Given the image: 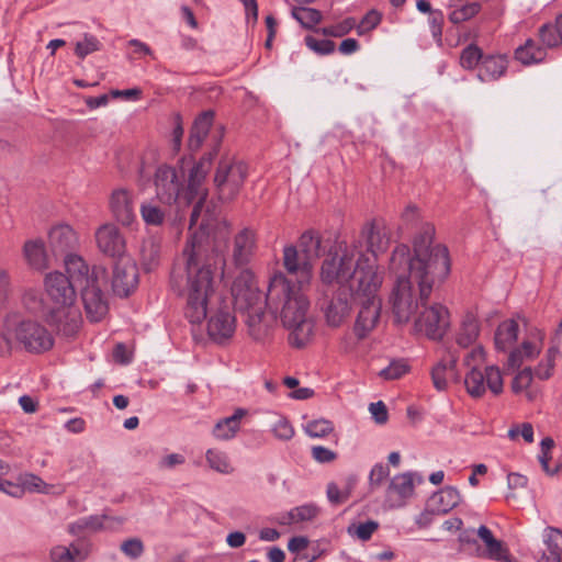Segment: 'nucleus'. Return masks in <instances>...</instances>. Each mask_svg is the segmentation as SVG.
<instances>
[{"mask_svg":"<svg viewBox=\"0 0 562 562\" xmlns=\"http://www.w3.org/2000/svg\"><path fill=\"white\" fill-rule=\"evenodd\" d=\"M435 226L425 222L413 239L414 256L405 244L392 251L389 269L396 274L389 304L396 324H407L424 307L437 284L450 273L448 248L434 243Z\"/></svg>","mask_w":562,"mask_h":562,"instance_id":"obj_1","label":"nucleus"},{"mask_svg":"<svg viewBox=\"0 0 562 562\" xmlns=\"http://www.w3.org/2000/svg\"><path fill=\"white\" fill-rule=\"evenodd\" d=\"M207 193L195 196L189 231L199 225L200 231L191 234L183 250L186 257L184 268H175L171 272L170 286L180 296L186 297V317L192 324L202 323L209 312L212 311L213 301L216 299L214 276L217 269H222L225 260L214 250H210L209 238L203 229L210 225L212 215L203 207Z\"/></svg>","mask_w":562,"mask_h":562,"instance_id":"obj_2","label":"nucleus"},{"mask_svg":"<svg viewBox=\"0 0 562 562\" xmlns=\"http://www.w3.org/2000/svg\"><path fill=\"white\" fill-rule=\"evenodd\" d=\"M304 288L296 286L282 272L274 273L267 289V305L274 318L279 317L289 331L292 347H305L314 334V321L310 316V301Z\"/></svg>","mask_w":562,"mask_h":562,"instance_id":"obj_3","label":"nucleus"},{"mask_svg":"<svg viewBox=\"0 0 562 562\" xmlns=\"http://www.w3.org/2000/svg\"><path fill=\"white\" fill-rule=\"evenodd\" d=\"M45 291L54 304V307L45 314L49 324L57 327L65 336L75 335L81 324L82 316L76 302V286L66 274L55 271L49 272L44 279Z\"/></svg>","mask_w":562,"mask_h":562,"instance_id":"obj_4","label":"nucleus"},{"mask_svg":"<svg viewBox=\"0 0 562 562\" xmlns=\"http://www.w3.org/2000/svg\"><path fill=\"white\" fill-rule=\"evenodd\" d=\"M234 307L245 317L250 336L261 339L267 333L269 321L265 315L267 294L258 286L255 274L249 269L241 270L232 284Z\"/></svg>","mask_w":562,"mask_h":562,"instance_id":"obj_5","label":"nucleus"},{"mask_svg":"<svg viewBox=\"0 0 562 562\" xmlns=\"http://www.w3.org/2000/svg\"><path fill=\"white\" fill-rule=\"evenodd\" d=\"M367 270L360 269L358 286H353L355 300L359 303L353 333L358 339L366 338L378 325L381 315V300L379 291L383 283L382 276H375L371 270L372 266H366Z\"/></svg>","mask_w":562,"mask_h":562,"instance_id":"obj_6","label":"nucleus"},{"mask_svg":"<svg viewBox=\"0 0 562 562\" xmlns=\"http://www.w3.org/2000/svg\"><path fill=\"white\" fill-rule=\"evenodd\" d=\"M390 237L383 223L379 221H371L367 223L360 233V238L352 244L357 245V261L356 271L360 277V269H366V266H372V271L375 276H382L378 263V256L384 252L389 246Z\"/></svg>","mask_w":562,"mask_h":562,"instance_id":"obj_7","label":"nucleus"},{"mask_svg":"<svg viewBox=\"0 0 562 562\" xmlns=\"http://www.w3.org/2000/svg\"><path fill=\"white\" fill-rule=\"evenodd\" d=\"M357 245L340 243L335 252H329L321 267V280L323 283H345L352 279L350 291L358 286L359 276L356 271Z\"/></svg>","mask_w":562,"mask_h":562,"instance_id":"obj_8","label":"nucleus"},{"mask_svg":"<svg viewBox=\"0 0 562 562\" xmlns=\"http://www.w3.org/2000/svg\"><path fill=\"white\" fill-rule=\"evenodd\" d=\"M248 175V167L239 160H221L214 183L222 201H232L240 191Z\"/></svg>","mask_w":562,"mask_h":562,"instance_id":"obj_9","label":"nucleus"},{"mask_svg":"<svg viewBox=\"0 0 562 562\" xmlns=\"http://www.w3.org/2000/svg\"><path fill=\"white\" fill-rule=\"evenodd\" d=\"M415 316V329L432 340H440L450 326L449 311L439 303H426Z\"/></svg>","mask_w":562,"mask_h":562,"instance_id":"obj_10","label":"nucleus"},{"mask_svg":"<svg viewBox=\"0 0 562 562\" xmlns=\"http://www.w3.org/2000/svg\"><path fill=\"white\" fill-rule=\"evenodd\" d=\"M13 335L22 348L30 353H43L48 351L54 345V338L48 329L34 321L20 322Z\"/></svg>","mask_w":562,"mask_h":562,"instance_id":"obj_11","label":"nucleus"},{"mask_svg":"<svg viewBox=\"0 0 562 562\" xmlns=\"http://www.w3.org/2000/svg\"><path fill=\"white\" fill-rule=\"evenodd\" d=\"M65 268L67 278L75 283V286L80 291L82 288H88L94 283H105L106 270L101 266H93L91 269L88 263L77 255H66Z\"/></svg>","mask_w":562,"mask_h":562,"instance_id":"obj_12","label":"nucleus"},{"mask_svg":"<svg viewBox=\"0 0 562 562\" xmlns=\"http://www.w3.org/2000/svg\"><path fill=\"white\" fill-rule=\"evenodd\" d=\"M423 477L416 472H404L394 475L385 491V504L389 508H401L415 493V484Z\"/></svg>","mask_w":562,"mask_h":562,"instance_id":"obj_13","label":"nucleus"},{"mask_svg":"<svg viewBox=\"0 0 562 562\" xmlns=\"http://www.w3.org/2000/svg\"><path fill=\"white\" fill-rule=\"evenodd\" d=\"M351 292L347 289H339L330 297H324L321 308L326 323L330 327H339L350 315Z\"/></svg>","mask_w":562,"mask_h":562,"instance_id":"obj_14","label":"nucleus"},{"mask_svg":"<svg viewBox=\"0 0 562 562\" xmlns=\"http://www.w3.org/2000/svg\"><path fill=\"white\" fill-rule=\"evenodd\" d=\"M138 284V269L130 256L116 259L113 267L112 288L116 295L127 296Z\"/></svg>","mask_w":562,"mask_h":562,"instance_id":"obj_15","label":"nucleus"},{"mask_svg":"<svg viewBox=\"0 0 562 562\" xmlns=\"http://www.w3.org/2000/svg\"><path fill=\"white\" fill-rule=\"evenodd\" d=\"M258 250V238L254 229L244 227L233 237L229 254L235 266L248 265Z\"/></svg>","mask_w":562,"mask_h":562,"instance_id":"obj_16","label":"nucleus"},{"mask_svg":"<svg viewBox=\"0 0 562 562\" xmlns=\"http://www.w3.org/2000/svg\"><path fill=\"white\" fill-rule=\"evenodd\" d=\"M283 266L289 274L296 278V286L310 285L313 277V263L295 246L289 245L283 248Z\"/></svg>","mask_w":562,"mask_h":562,"instance_id":"obj_17","label":"nucleus"},{"mask_svg":"<svg viewBox=\"0 0 562 562\" xmlns=\"http://www.w3.org/2000/svg\"><path fill=\"white\" fill-rule=\"evenodd\" d=\"M182 175L181 177L178 175L175 168L160 166L155 177L157 198L166 204L175 202L182 188Z\"/></svg>","mask_w":562,"mask_h":562,"instance_id":"obj_18","label":"nucleus"},{"mask_svg":"<svg viewBox=\"0 0 562 562\" xmlns=\"http://www.w3.org/2000/svg\"><path fill=\"white\" fill-rule=\"evenodd\" d=\"M102 284L94 283L88 288H82L80 291L87 318L91 323L102 321L109 311L108 301L101 290Z\"/></svg>","mask_w":562,"mask_h":562,"instance_id":"obj_19","label":"nucleus"},{"mask_svg":"<svg viewBox=\"0 0 562 562\" xmlns=\"http://www.w3.org/2000/svg\"><path fill=\"white\" fill-rule=\"evenodd\" d=\"M98 248L113 258L125 256V240L119 228L113 224H104L95 232Z\"/></svg>","mask_w":562,"mask_h":562,"instance_id":"obj_20","label":"nucleus"},{"mask_svg":"<svg viewBox=\"0 0 562 562\" xmlns=\"http://www.w3.org/2000/svg\"><path fill=\"white\" fill-rule=\"evenodd\" d=\"M235 316L227 305L218 306L207 322V334L217 342L232 337L235 331Z\"/></svg>","mask_w":562,"mask_h":562,"instance_id":"obj_21","label":"nucleus"},{"mask_svg":"<svg viewBox=\"0 0 562 562\" xmlns=\"http://www.w3.org/2000/svg\"><path fill=\"white\" fill-rule=\"evenodd\" d=\"M76 234L69 225L60 224L53 227L48 234V245L55 257L71 255L76 245Z\"/></svg>","mask_w":562,"mask_h":562,"instance_id":"obj_22","label":"nucleus"},{"mask_svg":"<svg viewBox=\"0 0 562 562\" xmlns=\"http://www.w3.org/2000/svg\"><path fill=\"white\" fill-rule=\"evenodd\" d=\"M215 155L216 148H214L213 151H210L207 155L203 156L201 160L191 169L187 188L188 202L191 203L195 196H201L202 193H207L206 190L201 188V184Z\"/></svg>","mask_w":562,"mask_h":562,"instance_id":"obj_23","label":"nucleus"},{"mask_svg":"<svg viewBox=\"0 0 562 562\" xmlns=\"http://www.w3.org/2000/svg\"><path fill=\"white\" fill-rule=\"evenodd\" d=\"M110 206L115 218L123 225H130L135 220L134 202L127 190H114L111 195Z\"/></svg>","mask_w":562,"mask_h":562,"instance_id":"obj_24","label":"nucleus"},{"mask_svg":"<svg viewBox=\"0 0 562 562\" xmlns=\"http://www.w3.org/2000/svg\"><path fill=\"white\" fill-rule=\"evenodd\" d=\"M460 502L461 495L459 490L454 486H446L429 497L427 506L430 512L443 515L457 507Z\"/></svg>","mask_w":562,"mask_h":562,"instance_id":"obj_25","label":"nucleus"},{"mask_svg":"<svg viewBox=\"0 0 562 562\" xmlns=\"http://www.w3.org/2000/svg\"><path fill=\"white\" fill-rule=\"evenodd\" d=\"M507 69V59L504 56L487 55L482 58L477 68V78L482 82H492L499 79Z\"/></svg>","mask_w":562,"mask_h":562,"instance_id":"obj_26","label":"nucleus"},{"mask_svg":"<svg viewBox=\"0 0 562 562\" xmlns=\"http://www.w3.org/2000/svg\"><path fill=\"white\" fill-rule=\"evenodd\" d=\"M457 361L458 357L449 353L448 357L441 359L431 370V379L434 386L438 391H443L448 387L450 380L457 376Z\"/></svg>","mask_w":562,"mask_h":562,"instance_id":"obj_27","label":"nucleus"},{"mask_svg":"<svg viewBox=\"0 0 562 562\" xmlns=\"http://www.w3.org/2000/svg\"><path fill=\"white\" fill-rule=\"evenodd\" d=\"M543 542L547 549L538 562H562V529L547 527L543 532Z\"/></svg>","mask_w":562,"mask_h":562,"instance_id":"obj_28","label":"nucleus"},{"mask_svg":"<svg viewBox=\"0 0 562 562\" xmlns=\"http://www.w3.org/2000/svg\"><path fill=\"white\" fill-rule=\"evenodd\" d=\"M246 415L245 408H236L233 415L224 417L215 424L212 435L218 440L233 439L240 429V420Z\"/></svg>","mask_w":562,"mask_h":562,"instance_id":"obj_29","label":"nucleus"},{"mask_svg":"<svg viewBox=\"0 0 562 562\" xmlns=\"http://www.w3.org/2000/svg\"><path fill=\"white\" fill-rule=\"evenodd\" d=\"M213 119L214 113L212 111H205L195 119L188 142L191 151H195L201 147L212 126Z\"/></svg>","mask_w":562,"mask_h":562,"instance_id":"obj_30","label":"nucleus"},{"mask_svg":"<svg viewBox=\"0 0 562 562\" xmlns=\"http://www.w3.org/2000/svg\"><path fill=\"white\" fill-rule=\"evenodd\" d=\"M23 254L32 269L42 271L48 268V258L42 240L26 241L23 247Z\"/></svg>","mask_w":562,"mask_h":562,"instance_id":"obj_31","label":"nucleus"},{"mask_svg":"<svg viewBox=\"0 0 562 562\" xmlns=\"http://www.w3.org/2000/svg\"><path fill=\"white\" fill-rule=\"evenodd\" d=\"M518 324L514 319H506L502 322L495 331V346L498 350L506 351L517 340Z\"/></svg>","mask_w":562,"mask_h":562,"instance_id":"obj_32","label":"nucleus"},{"mask_svg":"<svg viewBox=\"0 0 562 562\" xmlns=\"http://www.w3.org/2000/svg\"><path fill=\"white\" fill-rule=\"evenodd\" d=\"M547 56V49L528 38L524 45L515 50V58L524 65H531L542 61Z\"/></svg>","mask_w":562,"mask_h":562,"instance_id":"obj_33","label":"nucleus"},{"mask_svg":"<svg viewBox=\"0 0 562 562\" xmlns=\"http://www.w3.org/2000/svg\"><path fill=\"white\" fill-rule=\"evenodd\" d=\"M479 334L480 324L477 318L473 314L468 313L464 315L457 334V344L462 348H467L477 339Z\"/></svg>","mask_w":562,"mask_h":562,"instance_id":"obj_34","label":"nucleus"},{"mask_svg":"<svg viewBox=\"0 0 562 562\" xmlns=\"http://www.w3.org/2000/svg\"><path fill=\"white\" fill-rule=\"evenodd\" d=\"M477 536L484 542L487 551V557L496 561H504L507 557V549L501 540H497L492 531L484 525L477 529Z\"/></svg>","mask_w":562,"mask_h":562,"instance_id":"obj_35","label":"nucleus"},{"mask_svg":"<svg viewBox=\"0 0 562 562\" xmlns=\"http://www.w3.org/2000/svg\"><path fill=\"white\" fill-rule=\"evenodd\" d=\"M449 7L452 9L449 13V20L453 24H459L472 19L481 10L479 2L463 3V0H450Z\"/></svg>","mask_w":562,"mask_h":562,"instance_id":"obj_36","label":"nucleus"},{"mask_svg":"<svg viewBox=\"0 0 562 562\" xmlns=\"http://www.w3.org/2000/svg\"><path fill=\"white\" fill-rule=\"evenodd\" d=\"M321 237L312 232L307 231L303 233L300 237L299 247L300 252L313 263L315 259H317L321 255Z\"/></svg>","mask_w":562,"mask_h":562,"instance_id":"obj_37","label":"nucleus"},{"mask_svg":"<svg viewBox=\"0 0 562 562\" xmlns=\"http://www.w3.org/2000/svg\"><path fill=\"white\" fill-rule=\"evenodd\" d=\"M464 384L472 397H481L486 390L485 370L473 367L465 375Z\"/></svg>","mask_w":562,"mask_h":562,"instance_id":"obj_38","label":"nucleus"},{"mask_svg":"<svg viewBox=\"0 0 562 562\" xmlns=\"http://www.w3.org/2000/svg\"><path fill=\"white\" fill-rule=\"evenodd\" d=\"M205 459L211 469L218 473L229 474L234 471L227 454L216 449H209Z\"/></svg>","mask_w":562,"mask_h":562,"instance_id":"obj_39","label":"nucleus"},{"mask_svg":"<svg viewBox=\"0 0 562 562\" xmlns=\"http://www.w3.org/2000/svg\"><path fill=\"white\" fill-rule=\"evenodd\" d=\"M292 16L305 29H313L323 18L321 11L305 7L294 8Z\"/></svg>","mask_w":562,"mask_h":562,"instance_id":"obj_40","label":"nucleus"},{"mask_svg":"<svg viewBox=\"0 0 562 562\" xmlns=\"http://www.w3.org/2000/svg\"><path fill=\"white\" fill-rule=\"evenodd\" d=\"M143 263L147 270L153 269L160 257V245L153 238L145 240L140 248Z\"/></svg>","mask_w":562,"mask_h":562,"instance_id":"obj_41","label":"nucleus"},{"mask_svg":"<svg viewBox=\"0 0 562 562\" xmlns=\"http://www.w3.org/2000/svg\"><path fill=\"white\" fill-rule=\"evenodd\" d=\"M304 431L312 438H324L334 431V425L328 419H314L305 424Z\"/></svg>","mask_w":562,"mask_h":562,"instance_id":"obj_42","label":"nucleus"},{"mask_svg":"<svg viewBox=\"0 0 562 562\" xmlns=\"http://www.w3.org/2000/svg\"><path fill=\"white\" fill-rule=\"evenodd\" d=\"M539 38L544 45V48H555L562 44V37L558 33L557 24H543L539 29Z\"/></svg>","mask_w":562,"mask_h":562,"instance_id":"obj_43","label":"nucleus"},{"mask_svg":"<svg viewBox=\"0 0 562 562\" xmlns=\"http://www.w3.org/2000/svg\"><path fill=\"white\" fill-rule=\"evenodd\" d=\"M140 214L147 225L158 226L164 223L165 212L151 202L140 205Z\"/></svg>","mask_w":562,"mask_h":562,"instance_id":"obj_44","label":"nucleus"},{"mask_svg":"<svg viewBox=\"0 0 562 562\" xmlns=\"http://www.w3.org/2000/svg\"><path fill=\"white\" fill-rule=\"evenodd\" d=\"M101 47H102V44L95 36L86 33L83 35V38L76 43L75 54L79 58L83 59L89 54L100 50Z\"/></svg>","mask_w":562,"mask_h":562,"instance_id":"obj_45","label":"nucleus"},{"mask_svg":"<svg viewBox=\"0 0 562 562\" xmlns=\"http://www.w3.org/2000/svg\"><path fill=\"white\" fill-rule=\"evenodd\" d=\"M483 57L484 56L482 50L477 46L471 44L462 50L460 56V65L464 69H473L476 66L479 67Z\"/></svg>","mask_w":562,"mask_h":562,"instance_id":"obj_46","label":"nucleus"},{"mask_svg":"<svg viewBox=\"0 0 562 562\" xmlns=\"http://www.w3.org/2000/svg\"><path fill=\"white\" fill-rule=\"evenodd\" d=\"M271 431L274 437L280 440H290L294 436V428L283 416H276V420L271 426Z\"/></svg>","mask_w":562,"mask_h":562,"instance_id":"obj_47","label":"nucleus"},{"mask_svg":"<svg viewBox=\"0 0 562 562\" xmlns=\"http://www.w3.org/2000/svg\"><path fill=\"white\" fill-rule=\"evenodd\" d=\"M294 520L296 524L314 520L321 513V509L315 504H304L292 508Z\"/></svg>","mask_w":562,"mask_h":562,"instance_id":"obj_48","label":"nucleus"},{"mask_svg":"<svg viewBox=\"0 0 562 562\" xmlns=\"http://www.w3.org/2000/svg\"><path fill=\"white\" fill-rule=\"evenodd\" d=\"M356 26V20L348 18L335 25L325 26L321 30L325 36L341 37L348 34Z\"/></svg>","mask_w":562,"mask_h":562,"instance_id":"obj_49","label":"nucleus"},{"mask_svg":"<svg viewBox=\"0 0 562 562\" xmlns=\"http://www.w3.org/2000/svg\"><path fill=\"white\" fill-rule=\"evenodd\" d=\"M408 371V366L404 360H394L379 373L384 380H396L402 378Z\"/></svg>","mask_w":562,"mask_h":562,"instance_id":"obj_50","label":"nucleus"},{"mask_svg":"<svg viewBox=\"0 0 562 562\" xmlns=\"http://www.w3.org/2000/svg\"><path fill=\"white\" fill-rule=\"evenodd\" d=\"M74 562L85 561L91 553L92 543L87 539H78L68 547Z\"/></svg>","mask_w":562,"mask_h":562,"instance_id":"obj_51","label":"nucleus"},{"mask_svg":"<svg viewBox=\"0 0 562 562\" xmlns=\"http://www.w3.org/2000/svg\"><path fill=\"white\" fill-rule=\"evenodd\" d=\"M485 382L486 386L494 394H499L503 391V379L501 371L495 366H490L485 368Z\"/></svg>","mask_w":562,"mask_h":562,"instance_id":"obj_52","label":"nucleus"},{"mask_svg":"<svg viewBox=\"0 0 562 562\" xmlns=\"http://www.w3.org/2000/svg\"><path fill=\"white\" fill-rule=\"evenodd\" d=\"M306 46L318 55H328L335 50V43L330 40H318L312 35L305 37Z\"/></svg>","mask_w":562,"mask_h":562,"instance_id":"obj_53","label":"nucleus"},{"mask_svg":"<svg viewBox=\"0 0 562 562\" xmlns=\"http://www.w3.org/2000/svg\"><path fill=\"white\" fill-rule=\"evenodd\" d=\"M108 517V510H104L101 515H90L85 518L86 528L93 531H102V530H110L114 531L115 526L113 525H105V518Z\"/></svg>","mask_w":562,"mask_h":562,"instance_id":"obj_54","label":"nucleus"},{"mask_svg":"<svg viewBox=\"0 0 562 562\" xmlns=\"http://www.w3.org/2000/svg\"><path fill=\"white\" fill-rule=\"evenodd\" d=\"M121 551L131 559H137L144 553V543L139 538H130L121 543Z\"/></svg>","mask_w":562,"mask_h":562,"instance_id":"obj_55","label":"nucleus"},{"mask_svg":"<svg viewBox=\"0 0 562 562\" xmlns=\"http://www.w3.org/2000/svg\"><path fill=\"white\" fill-rule=\"evenodd\" d=\"M11 293L10 276L5 270L0 269V312L8 306Z\"/></svg>","mask_w":562,"mask_h":562,"instance_id":"obj_56","label":"nucleus"},{"mask_svg":"<svg viewBox=\"0 0 562 562\" xmlns=\"http://www.w3.org/2000/svg\"><path fill=\"white\" fill-rule=\"evenodd\" d=\"M390 469L387 465L382 463H376L370 471L369 474V485L371 490H375L379 487L382 482L389 476Z\"/></svg>","mask_w":562,"mask_h":562,"instance_id":"obj_57","label":"nucleus"},{"mask_svg":"<svg viewBox=\"0 0 562 562\" xmlns=\"http://www.w3.org/2000/svg\"><path fill=\"white\" fill-rule=\"evenodd\" d=\"M532 376H533V373H532L531 368H525L524 370L518 372L512 383L513 392L520 393L521 391L527 389L532 381Z\"/></svg>","mask_w":562,"mask_h":562,"instance_id":"obj_58","label":"nucleus"},{"mask_svg":"<svg viewBox=\"0 0 562 562\" xmlns=\"http://www.w3.org/2000/svg\"><path fill=\"white\" fill-rule=\"evenodd\" d=\"M519 435L524 438V440L526 442H528V443L533 442L532 425L529 423H524L521 425H515L508 430V437L512 440L517 439Z\"/></svg>","mask_w":562,"mask_h":562,"instance_id":"obj_59","label":"nucleus"},{"mask_svg":"<svg viewBox=\"0 0 562 562\" xmlns=\"http://www.w3.org/2000/svg\"><path fill=\"white\" fill-rule=\"evenodd\" d=\"M311 453H312V458L318 463H329V462H333L337 458V454L335 451H333L326 447H323V446L312 447Z\"/></svg>","mask_w":562,"mask_h":562,"instance_id":"obj_60","label":"nucleus"},{"mask_svg":"<svg viewBox=\"0 0 562 562\" xmlns=\"http://www.w3.org/2000/svg\"><path fill=\"white\" fill-rule=\"evenodd\" d=\"M555 357L557 356L550 357V349H548L546 361L541 362L535 370V375L538 379L547 380L552 375Z\"/></svg>","mask_w":562,"mask_h":562,"instance_id":"obj_61","label":"nucleus"},{"mask_svg":"<svg viewBox=\"0 0 562 562\" xmlns=\"http://www.w3.org/2000/svg\"><path fill=\"white\" fill-rule=\"evenodd\" d=\"M369 412L371 413L372 418L374 419V422L376 424L384 425L387 422V418H389L387 408H386V405L382 401L371 403L369 405Z\"/></svg>","mask_w":562,"mask_h":562,"instance_id":"obj_62","label":"nucleus"},{"mask_svg":"<svg viewBox=\"0 0 562 562\" xmlns=\"http://www.w3.org/2000/svg\"><path fill=\"white\" fill-rule=\"evenodd\" d=\"M381 21V14L378 11H369L358 25L359 34L374 29Z\"/></svg>","mask_w":562,"mask_h":562,"instance_id":"obj_63","label":"nucleus"},{"mask_svg":"<svg viewBox=\"0 0 562 562\" xmlns=\"http://www.w3.org/2000/svg\"><path fill=\"white\" fill-rule=\"evenodd\" d=\"M49 557L52 562H74L69 548L64 546L54 547L49 552Z\"/></svg>","mask_w":562,"mask_h":562,"instance_id":"obj_64","label":"nucleus"}]
</instances>
